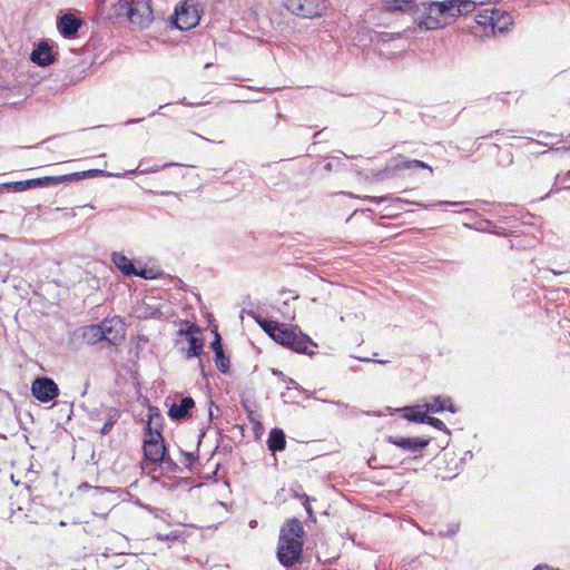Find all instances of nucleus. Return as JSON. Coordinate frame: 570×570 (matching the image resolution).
Masks as SVG:
<instances>
[{
  "instance_id": "a211bd4d",
  "label": "nucleus",
  "mask_w": 570,
  "mask_h": 570,
  "mask_svg": "<svg viewBox=\"0 0 570 570\" xmlns=\"http://www.w3.org/2000/svg\"><path fill=\"white\" fill-rule=\"evenodd\" d=\"M194 406L195 401L190 396L183 397L179 403L171 404L168 415L173 420H183Z\"/></svg>"
},
{
  "instance_id": "72a5a7b5",
  "label": "nucleus",
  "mask_w": 570,
  "mask_h": 570,
  "mask_svg": "<svg viewBox=\"0 0 570 570\" xmlns=\"http://www.w3.org/2000/svg\"><path fill=\"white\" fill-rule=\"evenodd\" d=\"M366 199L371 203H376V204H380L384 200L387 199V197H372V196H367Z\"/></svg>"
},
{
  "instance_id": "c9c22d12",
  "label": "nucleus",
  "mask_w": 570,
  "mask_h": 570,
  "mask_svg": "<svg viewBox=\"0 0 570 570\" xmlns=\"http://www.w3.org/2000/svg\"><path fill=\"white\" fill-rule=\"evenodd\" d=\"M324 169H325L326 171H332V170H333V164H332V163H327V164H325Z\"/></svg>"
},
{
  "instance_id": "dca6fc26",
  "label": "nucleus",
  "mask_w": 570,
  "mask_h": 570,
  "mask_svg": "<svg viewBox=\"0 0 570 570\" xmlns=\"http://www.w3.org/2000/svg\"><path fill=\"white\" fill-rule=\"evenodd\" d=\"M210 347L215 353L216 367L222 373H224V374L227 373L230 367V362H229V357L227 355H225V353H224L223 345H222V337L218 334V332H215V337L210 344Z\"/></svg>"
},
{
  "instance_id": "0eeeda50",
  "label": "nucleus",
  "mask_w": 570,
  "mask_h": 570,
  "mask_svg": "<svg viewBox=\"0 0 570 570\" xmlns=\"http://www.w3.org/2000/svg\"><path fill=\"white\" fill-rule=\"evenodd\" d=\"M200 16L195 4L187 1L180 3L175 10V26L180 30H189L199 23Z\"/></svg>"
},
{
  "instance_id": "f257e3e1",
  "label": "nucleus",
  "mask_w": 570,
  "mask_h": 570,
  "mask_svg": "<svg viewBox=\"0 0 570 570\" xmlns=\"http://www.w3.org/2000/svg\"><path fill=\"white\" fill-rule=\"evenodd\" d=\"M304 528L302 522L289 519L282 527L277 546V558L284 567H292L299 561L303 552Z\"/></svg>"
},
{
  "instance_id": "20e7f679",
  "label": "nucleus",
  "mask_w": 570,
  "mask_h": 570,
  "mask_svg": "<svg viewBox=\"0 0 570 570\" xmlns=\"http://www.w3.org/2000/svg\"><path fill=\"white\" fill-rule=\"evenodd\" d=\"M119 4L121 9H126L130 23L137 28L146 29L151 24L154 16L150 0H121Z\"/></svg>"
},
{
  "instance_id": "cd10ccee",
  "label": "nucleus",
  "mask_w": 570,
  "mask_h": 570,
  "mask_svg": "<svg viewBox=\"0 0 570 570\" xmlns=\"http://www.w3.org/2000/svg\"><path fill=\"white\" fill-rule=\"evenodd\" d=\"M118 417H119V412L114 411V413L110 415L109 420L100 429V433L102 435L108 434L111 431V429L114 428V424L118 420Z\"/></svg>"
},
{
  "instance_id": "37998d69",
  "label": "nucleus",
  "mask_w": 570,
  "mask_h": 570,
  "mask_svg": "<svg viewBox=\"0 0 570 570\" xmlns=\"http://www.w3.org/2000/svg\"><path fill=\"white\" fill-rule=\"evenodd\" d=\"M362 361H365V362H370L372 361L371 358H361Z\"/></svg>"
},
{
  "instance_id": "b1692460",
  "label": "nucleus",
  "mask_w": 570,
  "mask_h": 570,
  "mask_svg": "<svg viewBox=\"0 0 570 570\" xmlns=\"http://www.w3.org/2000/svg\"><path fill=\"white\" fill-rule=\"evenodd\" d=\"M286 445L285 434L281 429H272L268 439L267 446L271 451H283Z\"/></svg>"
},
{
  "instance_id": "423d86ee",
  "label": "nucleus",
  "mask_w": 570,
  "mask_h": 570,
  "mask_svg": "<svg viewBox=\"0 0 570 570\" xmlns=\"http://www.w3.org/2000/svg\"><path fill=\"white\" fill-rule=\"evenodd\" d=\"M424 0H381L380 9L386 13L410 14L420 28L421 16H425Z\"/></svg>"
},
{
  "instance_id": "f03ea898",
  "label": "nucleus",
  "mask_w": 570,
  "mask_h": 570,
  "mask_svg": "<svg viewBox=\"0 0 570 570\" xmlns=\"http://www.w3.org/2000/svg\"><path fill=\"white\" fill-rule=\"evenodd\" d=\"M423 6V9L425 10V16H421V30H436L439 28H442L446 23L445 21L442 22L438 17H434V11H438V14H445L452 19L462 16V13L456 12V10L459 9V0L428 1L424 2Z\"/></svg>"
},
{
  "instance_id": "ea45409f",
  "label": "nucleus",
  "mask_w": 570,
  "mask_h": 570,
  "mask_svg": "<svg viewBox=\"0 0 570 570\" xmlns=\"http://www.w3.org/2000/svg\"><path fill=\"white\" fill-rule=\"evenodd\" d=\"M186 455H187V458H188V459H190V460H191V459H194V455H193L191 453H187Z\"/></svg>"
},
{
  "instance_id": "4be33fe9",
  "label": "nucleus",
  "mask_w": 570,
  "mask_h": 570,
  "mask_svg": "<svg viewBox=\"0 0 570 570\" xmlns=\"http://www.w3.org/2000/svg\"><path fill=\"white\" fill-rule=\"evenodd\" d=\"M495 8L484 9L475 16L478 26L483 27L485 36L492 35Z\"/></svg>"
},
{
  "instance_id": "5701e85b",
  "label": "nucleus",
  "mask_w": 570,
  "mask_h": 570,
  "mask_svg": "<svg viewBox=\"0 0 570 570\" xmlns=\"http://www.w3.org/2000/svg\"><path fill=\"white\" fill-rule=\"evenodd\" d=\"M80 331L82 340L90 345L104 341V332H101L100 323L83 326Z\"/></svg>"
},
{
  "instance_id": "9d476101",
  "label": "nucleus",
  "mask_w": 570,
  "mask_h": 570,
  "mask_svg": "<svg viewBox=\"0 0 570 570\" xmlns=\"http://www.w3.org/2000/svg\"><path fill=\"white\" fill-rule=\"evenodd\" d=\"M144 454L146 460L154 464H166L170 469H176L177 464L166 456V446L164 442L144 441Z\"/></svg>"
},
{
  "instance_id": "473e14b6",
  "label": "nucleus",
  "mask_w": 570,
  "mask_h": 570,
  "mask_svg": "<svg viewBox=\"0 0 570 570\" xmlns=\"http://www.w3.org/2000/svg\"><path fill=\"white\" fill-rule=\"evenodd\" d=\"M302 498L304 499L303 505H304L306 512L308 513L309 518H313V509L309 503V497L304 494Z\"/></svg>"
},
{
  "instance_id": "2eb2a0df",
  "label": "nucleus",
  "mask_w": 570,
  "mask_h": 570,
  "mask_svg": "<svg viewBox=\"0 0 570 570\" xmlns=\"http://www.w3.org/2000/svg\"><path fill=\"white\" fill-rule=\"evenodd\" d=\"M30 59L36 65L46 67L55 61V56L48 42L40 41L32 50Z\"/></svg>"
},
{
  "instance_id": "4468645a",
  "label": "nucleus",
  "mask_w": 570,
  "mask_h": 570,
  "mask_svg": "<svg viewBox=\"0 0 570 570\" xmlns=\"http://www.w3.org/2000/svg\"><path fill=\"white\" fill-rule=\"evenodd\" d=\"M179 333L185 334L188 337L189 348L186 354L187 358L198 357L203 351L204 342L194 334L200 333L199 327L191 325L187 330H180Z\"/></svg>"
},
{
  "instance_id": "a19ab883",
  "label": "nucleus",
  "mask_w": 570,
  "mask_h": 570,
  "mask_svg": "<svg viewBox=\"0 0 570 570\" xmlns=\"http://www.w3.org/2000/svg\"><path fill=\"white\" fill-rule=\"evenodd\" d=\"M160 540H165V539H169V535H166V537H158Z\"/></svg>"
},
{
  "instance_id": "58836bf2",
  "label": "nucleus",
  "mask_w": 570,
  "mask_h": 570,
  "mask_svg": "<svg viewBox=\"0 0 570 570\" xmlns=\"http://www.w3.org/2000/svg\"><path fill=\"white\" fill-rule=\"evenodd\" d=\"M433 16H434V17H438V18L441 20V17H442L443 14H438V11H434V12H433Z\"/></svg>"
},
{
  "instance_id": "412c9836",
  "label": "nucleus",
  "mask_w": 570,
  "mask_h": 570,
  "mask_svg": "<svg viewBox=\"0 0 570 570\" xmlns=\"http://www.w3.org/2000/svg\"><path fill=\"white\" fill-rule=\"evenodd\" d=\"M425 407H426V412H432V413H440V412H443L444 410H448L452 413L456 412L454 405L451 402V399L444 397V396L433 397L431 402L425 404Z\"/></svg>"
},
{
  "instance_id": "4c0bfd02",
  "label": "nucleus",
  "mask_w": 570,
  "mask_h": 570,
  "mask_svg": "<svg viewBox=\"0 0 570 570\" xmlns=\"http://www.w3.org/2000/svg\"><path fill=\"white\" fill-rule=\"evenodd\" d=\"M445 204H449L451 206H456V205H460L461 203H458V202H446Z\"/></svg>"
},
{
  "instance_id": "6ab92c4d",
  "label": "nucleus",
  "mask_w": 570,
  "mask_h": 570,
  "mask_svg": "<svg viewBox=\"0 0 570 570\" xmlns=\"http://www.w3.org/2000/svg\"><path fill=\"white\" fill-rule=\"evenodd\" d=\"M111 261L116 265V267L125 275H140L146 277L144 273H138L136 271L132 262L122 253H112Z\"/></svg>"
},
{
  "instance_id": "a878e982",
  "label": "nucleus",
  "mask_w": 570,
  "mask_h": 570,
  "mask_svg": "<svg viewBox=\"0 0 570 570\" xmlns=\"http://www.w3.org/2000/svg\"><path fill=\"white\" fill-rule=\"evenodd\" d=\"M401 167L405 168V169L424 168V169H429L431 174L433 171L432 167H430L428 164H425L421 160H415V159L403 160Z\"/></svg>"
},
{
  "instance_id": "bb28decb",
  "label": "nucleus",
  "mask_w": 570,
  "mask_h": 570,
  "mask_svg": "<svg viewBox=\"0 0 570 570\" xmlns=\"http://www.w3.org/2000/svg\"><path fill=\"white\" fill-rule=\"evenodd\" d=\"M476 7L475 1L472 0H459V9L458 13H462V16L472 12Z\"/></svg>"
},
{
  "instance_id": "39448f33",
  "label": "nucleus",
  "mask_w": 570,
  "mask_h": 570,
  "mask_svg": "<svg viewBox=\"0 0 570 570\" xmlns=\"http://www.w3.org/2000/svg\"><path fill=\"white\" fill-rule=\"evenodd\" d=\"M281 2L288 12L304 19L321 17L328 4V0H281Z\"/></svg>"
},
{
  "instance_id": "6e6552de",
  "label": "nucleus",
  "mask_w": 570,
  "mask_h": 570,
  "mask_svg": "<svg viewBox=\"0 0 570 570\" xmlns=\"http://www.w3.org/2000/svg\"><path fill=\"white\" fill-rule=\"evenodd\" d=\"M31 393L38 401L48 403L59 395V387L52 379L37 377L31 384Z\"/></svg>"
},
{
  "instance_id": "393cba45",
  "label": "nucleus",
  "mask_w": 570,
  "mask_h": 570,
  "mask_svg": "<svg viewBox=\"0 0 570 570\" xmlns=\"http://www.w3.org/2000/svg\"><path fill=\"white\" fill-rule=\"evenodd\" d=\"M259 326L273 338L274 333L277 331L279 324L277 322L256 318Z\"/></svg>"
},
{
  "instance_id": "f704fd0d",
  "label": "nucleus",
  "mask_w": 570,
  "mask_h": 570,
  "mask_svg": "<svg viewBox=\"0 0 570 570\" xmlns=\"http://www.w3.org/2000/svg\"><path fill=\"white\" fill-rule=\"evenodd\" d=\"M180 104L185 105V106H199L200 104H191V102H187L186 101V98H184L183 100H180Z\"/></svg>"
},
{
  "instance_id": "f3484780",
  "label": "nucleus",
  "mask_w": 570,
  "mask_h": 570,
  "mask_svg": "<svg viewBox=\"0 0 570 570\" xmlns=\"http://www.w3.org/2000/svg\"><path fill=\"white\" fill-rule=\"evenodd\" d=\"M161 416L158 413H153V409H149V421L147 424V434L144 441H154V442H164V438L161 435Z\"/></svg>"
},
{
  "instance_id": "7c9ffc66",
  "label": "nucleus",
  "mask_w": 570,
  "mask_h": 570,
  "mask_svg": "<svg viewBox=\"0 0 570 570\" xmlns=\"http://www.w3.org/2000/svg\"><path fill=\"white\" fill-rule=\"evenodd\" d=\"M426 413H421V412H412V413H406L404 415V417L411 422H416V423H425L426 421Z\"/></svg>"
},
{
  "instance_id": "79ce46f5",
  "label": "nucleus",
  "mask_w": 570,
  "mask_h": 570,
  "mask_svg": "<svg viewBox=\"0 0 570 570\" xmlns=\"http://www.w3.org/2000/svg\"><path fill=\"white\" fill-rule=\"evenodd\" d=\"M376 362H377V363H381V364H385V363H386V361H382V360H379V361H376Z\"/></svg>"
},
{
  "instance_id": "c03bdc74",
  "label": "nucleus",
  "mask_w": 570,
  "mask_h": 570,
  "mask_svg": "<svg viewBox=\"0 0 570 570\" xmlns=\"http://www.w3.org/2000/svg\"><path fill=\"white\" fill-rule=\"evenodd\" d=\"M567 176H570V170L568 171Z\"/></svg>"
},
{
  "instance_id": "9b49d317",
  "label": "nucleus",
  "mask_w": 570,
  "mask_h": 570,
  "mask_svg": "<svg viewBox=\"0 0 570 570\" xmlns=\"http://www.w3.org/2000/svg\"><path fill=\"white\" fill-rule=\"evenodd\" d=\"M101 173H102L101 170L91 169L88 171L73 173V174L63 175V176H47V177L31 179V185H32V188L56 186L60 183L78 180L83 177H95L96 175L101 174Z\"/></svg>"
},
{
  "instance_id": "ddd939ff",
  "label": "nucleus",
  "mask_w": 570,
  "mask_h": 570,
  "mask_svg": "<svg viewBox=\"0 0 570 570\" xmlns=\"http://www.w3.org/2000/svg\"><path fill=\"white\" fill-rule=\"evenodd\" d=\"M82 21L71 13L63 14L57 23L60 35L65 38H72L77 35Z\"/></svg>"
},
{
  "instance_id": "1a4fd4ad",
  "label": "nucleus",
  "mask_w": 570,
  "mask_h": 570,
  "mask_svg": "<svg viewBox=\"0 0 570 570\" xmlns=\"http://www.w3.org/2000/svg\"><path fill=\"white\" fill-rule=\"evenodd\" d=\"M100 326L101 332H104V341L109 344L119 345L125 340L126 328L120 317L105 318Z\"/></svg>"
},
{
  "instance_id": "7ed1b4c3",
  "label": "nucleus",
  "mask_w": 570,
  "mask_h": 570,
  "mask_svg": "<svg viewBox=\"0 0 570 570\" xmlns=\"http://www.w3.org/2000/svg\"><path fill=\"white\" fill-rule=\"evenodd\" d=\"M273 340L283 346L303 354H312L313 352H309L308 347L316 346L309 336L302 332L289 330L283 324H279L277 331L273 335Z\"/></svg>"
},
{
  "instance_id": "e433bc0d",
  "label": "nucleus",
  "mask_w": 570,
  "mask_h": 570,
  "mask_svg": "<svg viewBox=\"0 0 570 570\" xmlns=\"http://www.w3.org/2000/svg\"><path fill=\"white\" fill-rule=\"evenodd\" d=\"M158 167L151 168L150 170H141L140 173H155L158 171Z\"/></svg>"
},
{
  "instance_id": "c85d7f7f",
  "label": "nucleus",
  "mask_w": 570,
  "mask_h": 570,
  "mask_svg": "<svg viewBox=\"0 0 570 570\" xmlns=\"http://www.w3.org/2000/svg\"><path fill=\"white\" fill-rule=\"evenodd\" d=\"M9 188H11L13 191H23L29 188H32L31 179L28 180H21V181H14L7 185Z\"/></svg>"
},
{
  "instance_id": "c756f323",
  "label": "nucleus",
  "mask_w": 570,
  "mask_h": 570,
  "mask_svg": "<svg viewBox=\"0 0 570 570\" xmlns=\"http://www.w3.org/2000/svg\"><path fill=\"white\" fill-rule=\"evenodd\" d=\"M425 423L432 425L433 428H435V429H438L440 431H443V432H448L449 431L446 425L444 424V422L441 421L438 417H433V416L426 415Z\"/></svg>"
},
{
  "instance_id": "aec40b11",
  "label": "nucleus",
  "mask_w": 570,
  "mask_h": 570,
  "mask_svg": "<svg viewBox=\"0 0 570 570\" xmlns=\"http://www.w3.org/2000/svg\"><path fill=\"white\" fill-rule=\"evenodd\" d=\"M513 23V18L508 11L495 9L492 35L503 33Z\"/></svg>"
},
{
  "instance_id": "2f4dec72",
  "label": "nucleus",
  "mask_w": 570,
  "mask_h": 570,
  "mask_svg": "<svg viewBox=\"0 0 570 570\" xmlns=\"http://www.w3.org/2000/svg\"><path fill=\"white\" fill-rule=\"evenodd\" d=\"M164 316V313L160 311V308H150L148 311H146V313L144 314V317H153V318H160Z\"/></svg>"
},
{
  "instance_id": "f8f14e48",
  "label": "nucleus",
  "mask_w": 570,
  "mask_h": 570,
  "mask_svg": "<svg viewBox=\"0 0 570 570\" xmlns=\"http://www.w3.org/2000/svg\"><path fill=\"white\" fill-rule=\"evenodd\" d=\"M386 441L405 452L422 453L423 450L430 444L429 438H405L399 435H389Z\"/></svg>"
}]
</instances>
